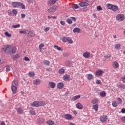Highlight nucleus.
I'll use <instances>...</instances> for the list:
<instances>
[{"label": "nucleus", "instance_id": "1", "mask_svg": "<svg viewBox=\"0 0 125 125\" xmlns=\"http://www.w3.org/2000/svg\"><path fill=\"white\" fill-rule=\"evenodd\" d=\"M2 49L6 53H12V54H14V53L16 52V47L9 45H4Z\"/></svg>", "mask_w": 125, "mask_h": 125}, {"label": "nucleus", "instance_id": "2", "mask_svg": "<svg viewBox=\"0 0 125 125\" xmlns=\"http://www.w3.org/2000/svg\"><path fill=\"white\" fill-rule=\"evenodd\" d=\"M45 103L43 101H35L30 104L32 107H41V106H44Z\"/></svg>", "mask_w": 125, "mask_h": 125}, {"label": "nucleus", "instance_id": "3", "mask_svg": "<svg viewBox=\"0 0 125 125\" xmlns=\"http://www.w3.org/2000/svg\"><path fill=\"white\" fill-rule=\"evenodd\" d=\"M116 20L119 22H122L125 20V15L122 14H119L116 16Z\"/></svg>", "mask_w": 125, "mask_h": 125}, {"label": "nucleus", "instance_id": "4", "mask_svg": "<svg viewBox=\"0 0 125 125\" xmlns=\"http://www.w3.org/2000/svg\"><path fill=\"white\" fill-rule=\"evenodd\" d=\"M62 41L63 42H68V43L69 44H72L73 42L71 37H63L62 39Z\"/></svg>", "mask_w": 125, "mask_h": 125}, {"label": "nucleus", "instance_id": "5", "mask_svg": "<svg viewBox=\"0 0 125 125\" xmlns=\"http://www.w3.org/2000/svg\"><path fill=\"white\" fill-rule=\"evenodd\" d=\"M57 9V6H53L52 7L50 8L48 10V12L49 13H54L55 11H56V9Z\"/></svg>", "mask_w": 125, "mask_h": 125}, {"label": "nucleus", "instance_id": "6", "mask_svg": "<svg viewBox=\"0 0 125 125\" xmlns=\"http://www.w3.org/2000/svg\"><path fill=\"white\" fill-rule=\"evenodd\" d=\"M107 120H108V116L106 115H103L100 117V120L102 123H105V122H107Z\"/></svg>", "mask_w": 125, "mask_h": 125}, {"label": "nucleus", "instance_id": "7", "mask_svg": "<svg viewBox=\"0 0 125 125\" xmlns=\"http://www.w3.org/2000/svg\"><path fill=\"white\" fill-rule=\"evenodd\" d=\"M38 124H44L45 123V119L43 117H39L37 120Z\"/></svg>", "mask_w": 125, "mask_h": 125}, {"label": "nucleus", "instance_id": "8", "mask_svg": "<svg viewBox=\"0 0 125 125\" xmlns=\"http://www.w3.org/2000/svg\"><path fill=\"white\" fill-rule=\"evenodd\" d=\"M81 7H84V6H88V3L86 1H83L79 4Z\"/></svg>", "mask_w": 125, "mask_h": 125}, {"label": "nucleus", "instance_id": "9", "mask_svg": "<svg viewBox=\"0 0 125 125\" xmlns=\"http://www.w3.org/2000/svg\"><path fill=\"white\" fill-rule=\"evenodd\" d=\"M62 79H63V81H65L66 82L70 81V75L65 74V75H64L63 76Z\"/></svg>", "mask_w": 125, "mask_h": 125}, {"label": "nucleus", "instance_id": "10", "mask_svg": "<svg viewBox=\"0 0 125 125\" xmlns=\"http://www.w3.org/2000/svg\"><path fill=\"white\" fill-rule=\"evenodd\" d=\"M76 107L79 110H83V106L81 103H78L76 104Z\"/></svg>", "mask_w": 125, "mask_h": 125}, {"label": "nucleus", "instance_id": "11", "mask_svg": "<svg viewBox=\"0 0 125 125\" xmlns=\"http://www.w3.org/2000/svg\"><path fill=\"white\" fill-rule=\"evenodd\" d=\"M48 85L51 88H55L56 83L53 82H49Z\"/></svg>", "mask_w": 125, "mask_h": 125}, {"label": "nucleus", "instance_id": "12", "mask_svg": "<svg viewBox=\"0 0 125 125\" xmlns=\"http://www.w3.org/2000/svg\"><path fill=\"white\" fill-rule=\"evenodd\" d=\"M64 117L65 118L66 120H68V121L71 120L73 119V116L70 114H66L64 115Z\"/></svg>", "mask_w": 125, "mask_h": 125}, {"label": "nucleus", "instance_id": "13", "mask_svg": "<svg viewBox=\"0 0 125 125\" xmlns=\"http://www.w3.org/2000/svg\"><path fill=\"white\" fill-rule=\"evenodd\" d=\"M20 2H13L12 5L14 8H17L19 7Z\"/></svg>", "mask_w": 125, "mask_h": 125}, {"label": "nucleus", "instance_id": "14", "mask_svg": "<svg viewBox=\"0 0 125 125\" xmlns=\"http://www.w3.org/2000/svg\"><path fill=\"white\" fill-rule=\"evenodd\" d=\"M104 74V71L102 70H97L96 72L95 75L96 76H101V75H103Z\"/></svg>", "mask_w": 125, "mask_h": 125}, {"label": "nucleus", "instance_id": "15", "mask_svg": "<svg viewBox=\"0 0 125 125\" xmlns=\"http://www.w3.org/2000/svg\"><path fill=\"white\" fill-rule=\"evenodd\" d=\"M83 56L84 58H89V57H90V53L86 51L84 53H83Z\"/></svg>", "mask_w": 125, "mask_h": 125}, {"label": "nucleus", "instance_id": "16", "mask_svg": "<svg viewBox=\"0 0 125 125\" xmlns=\"http://www.w3.org/2000/svg\"><path fill=\"white\" fill-rule=\"evenodd\" d=\"M63 87H64V83L61 82V83H59L57 84V88L59 89H62Z\"/></svg>", "mask_w": 125, "mask_h": 125}, {"label": "nucleus", "instance_id": "17", "mask_svg": "<svg viewBox=\"0 0 125 125\" xmlns=\"http://www.w3.org/2000/svg\"><path fill=\"white\" fill-rule=\"evenodd\" d=\"M16 110L17 111L18 114H21L24 113V110L21 107H18V108H17Z\"/></svg>", "mask_w": 125, "mask_h": 125}, {"label": "nucleus", "instance_id": "18", "mask_svg": "<svg viewBox=\"0 0 125 125\" xmlns=\"http://www.w3.org/2000/svg\"><path fill=\"white\" fill-rule=\"evenodd\" d=\"M99 107V105L98 104L92 105V108L95 111V112H97V111H98Z\"/></svg>", "mask_w": 125, "mask_h": 125}, {"label": "nucleus", "instance_id": "19", "mask_svg": "<svg viewBox=\"0 0 125 125\" xmlns=\"http://www.w3.org/2000/svg\"><path fill=\"white\" fill-rule=\"evenodd\" d=\"M80 98H81L80 95L75 96L72 98L71 101H76V100H79V99H80Z\"/></svg>", "mask_w": 125, "mask_h": 125}, {"label": "nucleus", "instance_id": "20", "mask_svg": "<svg viewBox=\"0 0 125 125\" xmlns=\"http://www.w3.org/2000/svg\"><path fill=\"white\" fill-rule=\"evenodd\" d=\"M27 35L28 36H29V37H35V36H36L35 32H34L33 31H28Z\"/></svg>", "mask_w": 125, "mask_h": 125}, {"label": "nucleus", "instance_id": "21", "mask_svg": "<svg viewBox=\"0 0 125 125\" xmlns=\"http://www.w3.org/2000/svg\"><path fill=\"white\" fill-rule=\"evenodd\" d=\"M57 1V0H50L48 1L49 5H53Z\"/></svg>", "mask_w": 125, "mask_h": 125}, {"label": "nucleus", "instance_id": "22", "mask_svg": "<svg viewBox=\"0 0 125 125\" xmlns=\"http://www.w3.org/2000/svg\"><path fill=\"white\" fill-rule=\"evenodd\" d=\"M118 9L119 7H118V6L116 5H113L112 8L111 9V10H112V11H114L115 12L116 11H118Z\"/></svg>", "mask_w": 125, "mask_h": 125}, {"label": "nucleus", "instance_id": "23", "mask_svg": "<svg viewBox=\"0 0 125 125\" xmlns=\"http://www.w3.org/2000/svg\"><path fill=\"white\" fill-rule=\"evenodd\" d=\"M16 86L14 85H12L11 89L13 93H16V91L17 90V87Z\"/></svg>", "mask_w": 125, "mask_h": 125}, {"label": "nucleus", "instance_id": "24", "mask_svg": "<svg viewBox=\"0 0 125 125\" xmlns=\"http://www.w3.org/2000/svg\"><path fill=\"white\" fill-rule=\"evenodd\" d=\"M46 125H54V121L51 120H49L46 122Z\"/></svg>", "mask_w": 125, "mask_h": 125}, {"label": "nucleus", "instance_id": "25", "mask_svg": "<svg viewBox=\"0 0 125 125\" xmlns=\"http://www.w3.org/2000/svg\"><path fill=\"white\" fill-rule=\"evenodd\" d=\"M112 66H113V68L117 69V68L119 67V63L117 62H114L112 63Z\"/></svg>", "mask_w": 125, "mask_h": 125}, {"label": "nucleus", "instance_id": "26", "mask_svg": "<svg viewBox=\"0 0 125 125\" xmlns=\"http://www.w3.org/2000/svg\"><path fill=\"white\" fill-rule=\"evenodd\" d=\"M40 83H41V80L39 79H37L33 81V84L35 85H38V84H40Z\"/></svg>", "mask_w": 125, "mask_h": 125}, {"label": "nucleus", "instance_id": "27", "mask_svg": "<svg viewBox=\"0 0 125 125\" xmlns=\"http://www.w3.org/2000/svg\"><path fill=\"white\" fill-rule=\"evenodd\" d=\"M42 47H44V44L41 43L39 46V49L40 51V52H42Z\"/></svg>", "mask_w": 125, "mask_h": 125}, {"label": "nucleus", "instance_id": "28", "mask_svg": "<svg viewBox=\"0 0 125 125\" xmlns=\"http://www.w3.org/2000/svg\"><path fill=\"white\" fill-rule=\"evenodd\" d=\"M87 79L89 81H90V80H92V79H93V78H94V76H93V75H92L91 74H87Z\"/></svg>", "mask_w": 125, "mask_h": 125}, {"label": "nucleus", "instance_id": "29", "mask_svg": "<svg viewBox=\"0 0 125 125\" xmlns=\"http://www.w3.org/2000/svg\"><path fill=\"white\" fill-rule=\"evenodd\" d=\"M54 48H55V49H57V50H58L59 51H62L63 50L61 47L56 45L54 46Z\"/></svg>", "mask_w": 125, "mask_h": 125}, {"label": "nucleus", "instance_id": "30", "mask_svg": "<svg viewBox=\"0 0 125 125\" xmlns=\"http://www.w3.org/2000/svg\"><path fill=\"white\" fill-rule=\"evenodd\" d=\"M106 92L103 91L100 93V95L101 97H105L106 96Z\"/></svg>", "mask_w": 125, "mask_h": 125}, {"label": "nucleus", "instance_id": "31", "mask_svg": "<svg viewBox=\"0 0 125 125\" xmlns=\"http://www.w3.org/2000/svg\"><path fill=\"white\" fill-rule=\"evenodd\" d=\"M43 63L44 65H45L46 66H49V65H50V62L47 60H45L43 62Z\"/></svg>", "mask_w": 125, "mask_h": 125}, {"label": "nucleus", "instance_id": "32", "mask_svg": "<svg viewBox=\"0 0 125 125\" xmlns=\"http://www.w3.org/2000/svg\"><path fill=\"white\" fill-rule=\"evenodd\" d=\"M98 99H96V98H95V99H93L91 101V103L92 104H96V103H98Z\"/></svg>", "mask_w": 125, "mask_h": 125}, {"label": "nucleus", "instance_id": "33", "mask_svg": "<svg viewBox=\"0 0 125 125\" xmlns=\"http://www.w3.org/2000/svg\"><path fill=\"white\" fill-rule=\"evenodd\" d=\"M113 5L112 4L108 3V4H106V8L107 9H110L111 10H112Z\"/></svg>", "mask_w": 125, "mask_h": 125}, {"label": "nucleus", "instance_id": "34", "mask_svg": "<svg viewBox=\"0 0 125 125\" xmlns=\"http://www.w3.org/2000/svg\"><path fill=\"white\" fill-rule=\"evenodd\" d=\"M58 72L60 75H63V74H64L65 73V69L63 68H61Z\"/></svg>", "mask_w": 125, "mask_h": 125}, {"label": "nucleus", "instance_id": "35", "mask_svg": "<svg viewBox=\"0 0 125 125\" xmlns=\"http://www.w3.org/2000/svg\"><path fill=\"white\" fill-rule=\"evenodd\" d=\"M73 33H80L81 32V29L79 28H75L73 30Z\"/></svg>", "mask_w": 125, "mask_h": 125}, {"label": "nucleus", "instance_id": "36", "mask_svg": "<svg viewBox=\"0 0 125 125\" xmlns=\"http://www.w3.org/2000/svg\"><path fill=\"white\" fill-rule=\"evenodd\" d=\"M19 6L21 7V9H26V6L25 5H24V4H23V3L20 2Z\"/></svg>", "mask_w": 125, "mask_h": 125}, {"label": "nucleus", "instance_id": "37", "mask_svg": "<svg viewBox=\"0 0 125 125\" xmlns=\"http://www.w3.org/2000/svg\"><path fill=\"white\" fill-rule=\"evenodd\" d=\"M4 35L6 37H8V38H11V37H12L11 34L9 33V32H7V31H6L4 33Z\"/></svg>", "mask_w": 125, "mask_h": 125}, {"label": "nucleus", "instance_id": "38", "mask_svg": "<svg viewBox=\"0 0 125 125\" xmlns=\"http://www.w3.org/2000/svg\"><path fill=\"white\" fill-rule=\"evenodd\" d=\"M12 85H15V86H17L18 85V81L14 80L12 83Z\"/></svg>", "mask_w": 125, "mask_h": 125}, {"label": "nucleus", "instance_id": "39", "mask_svg": "<svg viewBox=\"0 0 125 125\" xmlns=\"http://www.w3.org/2000/svg\"><path fill=\"white\" fill-rule=\"evenodd\" d=\"M19 57H20V55H19V54H17L15 57L13 58V60H17V59H18V58H19Z\"/></svg>", "mask_w": 125, "mask_h": 125}, {"label": "nucleus", "instance_id": "40", "mask_svg": "<svg viewBox=\"0 0 125 125\" xmlns=\"http://www.w3.org/2000/svg\"><path fill=\"white\" fill-rule=\"evenodd\" d=\"M20 27V24H13L12 25V28H19Z\"/></svg>", "mask_w": 125, "mask_h": 125}, {"label": "nucleus", "instance_id": "41", "mask_svg": "<svg viewBox=\"0 0 125 125\" xmlns=\"http://www.w3.org/2000/svg\"><path fill=\"white\" fill-rule=\"evenodd\" d=\"M112 105L113 107H117L118 106V103L116 101H113L112 102Z\"/></svg>", "mask_w": 125, "mask_h": 125}, {"label": "nucleus", "instance_id": "42", "mask_svg": "<svg viewBox=\"0 0 125 125\" xmlns=\"http://www.w3.org/2000/svg\"><path fill=\"white\" fill-rule=\"evenodd\" d=\"M72 8L73 9H78V8H79V6L77 4H74L72 6Z\"/></svg>", "mask_w": 125, "mask_h": 125}, {"label": "nucleus", "instance_id": "43", "mask_svg": "<svg viewBox=\"0 0 125 125\" xmlns=\"http://www.w3.org/2000/svg\"><path fill=\"white\" fill-rule=\"evenodd\" d=\"M115 48L116 49H121V44H117L115 46Z\"/></svg>", "mask_w": 125, "mask_h": 125}, {"label": "nucleus", "instance_id": "44", "mask_svg": "<svg viewBox=\"0 0 125 125\" xmlns=\"http://www.w3.org/2000/svg\"><path fill=\"white\" fill-rule=\"evenodd\" d=\"M66 22H67L68 24H72V23H73V21H72V20H71L70 19H66Z\"/></svg>", "mask_w": 125, "mask_h": 125}, {"label": "nucleus", "instance_id": "45", "mask_svg": "<svg viewBox=\"0 0 125 125\" xmlns=\"http://www.w3.org/2000/svg\"><path fill=\"white\" fill-rule=\"evenodd\" d=\"M29 76L31 78H33V77H34V76H35V73H34V72H30L29 73Z\"/></svg>", "mask_w": 125, "mask_h": 125}, {"label": "nucleus", "instance_id": "46", "mask_svg": "<svg viewBox=\"0 0 125 125\" xmlns=\"http://www.w3.org/2000/svg\"><path fill=\"white\" fill-rule=\"evenodd\" d=\"M117 100L118 101V104H123V100H122V99H121L120 98H118Z\"/></svg>", "mask_w": 125, "mask_h": 125}, {"label": "nucleus", "instance_id": "47", "mask_svg": "<svg viewBox=\"0 0 125 125\" xmlns=\"http://www.w3.org/2000/svg\"><path fill=\"white\" fill-rule=\"evenodd\" d=\"M29 113L31 114V115H32L33 116H35V115H36V112L34 110L29 111Z\"/></svg>", "mask_w": 125, "mask_h": 125}, {"label": "nucleus", "instance_id": "48", "mask_svg": "<svg viewBox=\"0 0 125 125\" xmlns=\"http://www.w3.org/2000/svg\"><path fill=\"white\" fill-rule=\"evenodd\" d=\"M111 56H112V55L111 54L106 55V56H104V58H105V59H108V58H110Z\"/></svg>", "mask_w": 125, "mask_h": 125}, {"label": "nucleus", "instance_id": "49", "mask_svg": "<svg viewBox=\"0 0 125 125\" xmlns=\"http://www.w3.org/2000/svg\"><path fill=\"white\" fill-rule=\"evenodd\" d=\"M97 10L98 11L103 10L102 7H101V6H98L97 7Z\"/></svg>", "mask_w": 125, "mask_h": 125}, {"label": "nucleus", "instance_id": "50", "mask_svg": "<svg viewBox=\"0 0 125 125\" xmlns=\"http://www.w3.org/2000/svg\"><path fill=\"white\" fill-rule=\"evenodd\" d=\"M96 83L97 84H101V83H102L101 81L99 80H96Z\"/></svg>", "mask_w": 125, "mask_h": 125}, {"label": "nucleus", "instance_id": "51", "mask_svg": "<svg viewBox=\"0 0 125 125\" xmlns=\"http://www.w3.org/2000/svg\"><path fill=\"white\" fill-rule=\"evenodd\" d=\"M6 72H9L10 71V66L9 65L6 66Z\"/></svg>", "mask_w": 125, "mask_h": 125}, {"label": "nucleus", "instance_id": "52", "mask_svg": "<svg viewBox=\"0 0 125 125\" xmlns=\"http://www.w3.org/2000/svg\"><path fill=\"white\" fill-rule=\"evenodd\" d=\"M121 120L122 123H124L125 124V116H123L121 118Z\"/></svg>", "mask_w": 125, "mask_h": 125}, {"label": "nucleus", "instance_id": "53", "mask_svg": "<svg viewBox=\"0 0 125 125\" xmlns=\"http://www.w3.org/2000/svg\"><path fill=\"white\" fill-rule=\"evenodd\" d=\"M12 13H13V14H15V15H17V13H18V12H17V10L15 9L13 10Z\"/></svg>", "mask_w": 125, "mask_h": 125}, {"label": "nucleus", "instance_id": "54", "mask_svg": "<svg viewBox=\"0 0 125 125\" xmlns=\"http://www.w3.org/2000/svg\"><path fill=\"white\" fill-rule=\"evenodd\" d=\"M60 24H61V25H62L64 26V25H65V24H66V22H65V21H61Z\"/></svg>", "mask_w": 125, "mask_h": 125}, {"label": "nucleus", "instance_id": "55", "mask_svg": "<svg viewBox=\"0 0 125 125\" xmlns=\"http://www.w3.org/2000/svg\"><path fill=\"white\" fill-rule=\"evenodd\" d=\"M50 30V27H46L45 29H44V32H48V30Z\"/></svg>", "mask_w": 125, "mask_h": 125}, {"label": "nucleus", "instance_id": "56", "mask_svg": "<svg viewBox=\"0 0 125 125\" xmlns=\"http://www.w3.org/2000/svg\"><path fill=\"white\" fill-rule=\"evenodd\" d=\"M20 34H24V35H25L27 33V32H26L25 31L21 30L20 31Z\"/></svg>", "mask_w": 125, "mask_h": 125}, {"label": "nucleus", "instance_id": "57", "mask_svg": "<svg viewBox=\"0 0 125 125\" xmlns=\"http://www.w3.org/2000/svg\"><path fill=\"white\" fill-rule=\"evenodd\" d=\"M70 19H72V20H73L74 22H76V21L77 20V19L74 17H71Z\"/></svg>", "mask_w": 125, "mask_h": 125}, {"label": "nucleus", "instance_id": "58", "mask_svg": "<svg viewBox=\"0 0 125 125\" xmlns=\"http://www.w3.org/2000/svg\"><path fill=\"white\" fill-rule=\"evenodd\" d=\"M27 1L28 3H30V4L34 3V0H27Z\"/></svg>", "mask_w": 125, "mask_h": 125}, {"label": "nucleus", "instance_id": "59", "mask_svg": "<svg viewBox=\"0 0 125 125\" xmlns=\"http://www.w3.org/2000/svg\"><path fill=\"white\" fill-rule=\"evenodd\" d=\"M24 60L25 61H30V59H29V58H28L27 57H24Z\"/></svg>", "mask_w": 125, "mask_h": 125}, {"label": "nucleus", "instance_id": "60", "mask_svg": "<svg viewBox=\"0 0 125 125\" xmlns=\"http://www.w3.org/2000/svg\"><path fill=\"white\" fill-rule=\"evenodd\" d=\"M21 18H25V17H26V15H25V14H21Z\"/></svg>", "mask_w": 125, "mask_h": 125}, {"label": "nucleus", "instance_id": "61", "mask_svg": "<svg viewBox=\"0 0 125 125\" xmlns=\"http://www.w3.org/2000/svg\"><path fill=\"white\" fill-rule=\"evenodd\" d=\"M121 113H123V114H125V108H122L121 109Z\"/></svg>", "mask_w": 125, "mask_h": 125}, {"label": "nucleus", "instance_id": "62", "mask_svg": "<svg viewBox=\"0 0 125 125\" xmlns=\"http://www.w3.org/2000/svg\"><path fill=\"white\" fill-rule=\"evenodd\" d=\"M0 125H5V123H4V122H1Z\"/></svg>", "mask_w": 125, "mask_h": 125}, {"label": "nucleus", "instance_id": "63", "mask_svg": "<svg viewBox=\"0 0 125 125\" xmlns=\"http://www.w3.org/2000/svg\"><path fill=\"white\" fill-rule=\"evenodd\" d=\"M69 125H76V124L72 123V122H70V124H69Z\"/></svg>", "mask_w": 125, "mask_h": 125}, {"label": "nucleus", "instance_id": "64", "mask_svg": "<svg viewBox=\"0 0 125 125\" xmlns=\"http://www.w3.org/2000/svg\"><path fill=\"white\" fill-rule=\"evenodd\" d=\"M123 82L125 83V76L123 78Z\"/></svg>", "mask_w": 125, "mask_h": 125}]
</instances>
